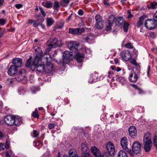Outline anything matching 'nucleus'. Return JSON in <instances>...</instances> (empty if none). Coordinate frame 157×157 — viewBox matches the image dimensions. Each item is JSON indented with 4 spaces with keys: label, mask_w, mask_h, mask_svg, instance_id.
Instances as JSON below:
<instances>
[{
    "label": "nucleus",
    "mask_w": 157,
    "mask_h": 157,
    "mask_svg": "<svg viewBox=\"0 0 157 157\" xmlns=\"http://www.w3.org/2000/svg\"><path fill=\"white\" fill-rule=\"evenodd\" d=\"M41 5L47 8H50L52 7V3L51 1H46L41 3Z\"/></svg>",
    "instance_id": "nucleus-27"
},
{
    "label": "nucleus",
    "mask_w": 157,
    "mask_h": 157,
    "mask_svg": "<svg viewBox=\"0 0 157 157\" xmlns=\"http://www.w3.org/2000/svg\"><path fill=\"white\" fill-rule=\"evenodd\" d=\"M14 116L11 115H6L5 117L4 120L5 123L8 126L13 124Z\"/></svg>",
    "instance_id": "nucleus-8"
},
{
    "label": "nucleus",
    "mask_w": 157,
    "mask_h": 157,
    "mask_svg": "<svg viewBox=\"0 0 157 157\" xmlns=\"http://www.w3.org/2000/svg\"><path fill=\"white\" fill-rule=\"evenodd\" d=\"M130 63L136 66H139V64L136 62V60L134 59H132L130 62Z\"/></svg>",
    "instance_id": "nucleus-42"
},
{
    "label": "nucleus",
    "mask_w": 157,
    "mask_h": 157,
    "mask_svg": "<svg viewBox=\"0 0 157 157\" xmlns=\"http://www.w3.org/2000/svg\"><path fill=\"white\" fill-rule=\"evenodd\" d=\"M71 153H70V157H78V155H73L72 154H71Z\"/></svg>",
    "instance_id": "nucleus-64"
},
{
    "label": "nucleus",
    "mask_w": 157,
    "mask_h": 157,
    "mask_svg": "<svg viewBox=\"0 0 157 157\" xmlns=\"http://www.w3.org/2000/svg\"><path fill=\"white\" fill-rule=\"evenodd\" d=\"M132 87L136 90H137L139 91V94H140L143 92L142 90L138 86L135 84L132 85Z\"/></svg>",
    "instance_id": "nucleus-38"
},
{
    "label": "nucleus",
    "mask_w": 157,
    "mask_h": 157,
    "mask_svg": "<svg viewBox=\"0 0 157 157\" xmlns=\"http://www.w3.org/2000/svg\"><path fill=\"white\" fill-rule=\"evenodd\" d=\"M124 46L126 48L129 49H132L133 47L132 44L130 43H128L124 45Z\"/></svg>",
    "instance_id": "nucleus-41"
},
{
    "label": "nucleus",
    "mask_w": 157,
    "mask_h": 157,
    "mask_svg": "<svg viewBox=\"0 0 157 157\" xmlns=\"http://www.w3.org/2000/svg\"><path fill=\"white\" fill-rule=\"evenodd\" d=\"M141 145L138 141H135L132 146V152L136 154L139 153L141 151Z\"/></svg>",
    "instance_id": "nucleus-6"
},
{
    "label": "nucleus",
    "mask_w": 157,
    "mask_h": 157,
    "mask_svg": "<svg viewBox=\"0 0 157 157\" xmlns=\"http://www.w3.org/2000/svg\"><path fill=\"white\" fill-rule=\"evenodd\" d=\"M4 136V135L3 133L0 131V139H2Z\"/></svg>",
    "instance_id": "nucleus-57"
},
{
    "label": "nucleus",
    "mask_w": 157,
    "mask_h": 157,
    "mask_svg": "<svg viewBox=\"0 0 157 157\" xmlns=\"http://www.w3.org/2000/svg\"><path fill=\"white\" fill-rule=\"evenodd\" d=\"M91 152L96 157H101L102 155L101 154L99 150L95 147H91Z\"/></svg>",
    "instance_id": "nucleus-20"
},
{
    "label": "nucleus",
    "mask_w": 157,
    "mask_h": 157,
    "mask_svg": "<svg viewBox=\"0 0 157 157\" xmlns=\"http://www.w3.org/2000/svg\"><path fill=\"white\" fill-rule=\"evenodd\" d=\"M144 20V19L143 17H140L137 24V27L138 28H141L143 25Z\"/></svg>",
    "instance_id": "nucleus-31"
},
{
    "label": "nucleus",
    "mask_w": 157,
    "mask_h": 157,
    "mask_svg": "<svg viewBox=\"0 0 157 157\" xmlns=\"http://www.w3.org/2000/svg\"><path fill=\"white\" fill-rule=\"evenodd\" d=\"M5 33V30H2L0 31V38L2 37Z\"/></svg>",
    "instance_id": "nucleus-50"
},
{
    "label": "nucleus",
    "mask_w": 157,
    "mask_h": 157,
    "mask_svg": "<svg viewBox=\"0 0 157 157\" xmlns=\"http://www.w3.org/2000/svg\"><path fill=\"white\" fill-rule=\"evenodd\" d=\"M116 18L113 15H110L108 21V25L106 27L105 30L108 31L110 30L111 29V27L112 25L114 23Z\"/></svg>",
    "instance_id": "nucleus-11"
},
{
    "label": "nucleus",
    "mask_w": 157,
    "mask_h": 157,
    "mask_svg": "<svg viewBox=\"0 0 157 157\" xmlns=\"http://www.w3.org/2000/svg\"><path fill=\"white\" fill-rule=\"evenodd\" d=\"M138 78V76L137 74L134 72L133 70L132 71L128 77L129 80L131 82H136Z\"/></svg>",
    "instance_id": "nucleus-14"
},
{
    "label": "nucleus",
    "mask_w": 157,
    "mask_h": 157,
    "mask_svg": "<svg viewBox=\"0 0 157 157\" xmlns=\"http://www.w3.org/2000/svg\"><path fill=\"white\" fill-rule=\"evenodd\" d=\"M145 25L146 28L150 30L154 29L156 26L155 23L151 20H146L145 23Z\"/></svg>",
    "instance_id": "nucleus-12"
},
{
    "label": "nucleus",
    "mask_w": 157,
    "mask_h": 157,
    "mask_svg": "<svg viewBox=\"0 0 157 157\" xmlns=\"http://www.w3.org/2000/svg\"><path fill=\"white\" fill-rule=\"evenodd\" d=\"M32 116L35 118L38 119L39 117V115L38 114L37 110V109H35V111L33 112Z\"/></svg>",
    "instance_id": "nucleus-35"
},
{
    "label": "nucleus",
    "mask_w": 157,
    "mask_h": 157,
    "mask_svg": "<svg viewBox=\"0 0 157 157\" xmlns=\"http://www.w3.org/2000/svg\"><path fill=\"white\" fill-rule=\"evenodd\" d=\"M40 57L37 56L32 60V57L30 56L26 61L25 67L27 68L30 67L32 71L36 68L37 71L43 73L45 70L44 66H46L49 71H52L53 66L50 61L48 57L45 56L42 60Z\"/></svg>",
    "instance_id": "nucleus-1"
},
{
    "label": "nucleus",
    "mask_w": 157,
    "mask_h": 157,
    "mask_svg": "<svg viewBox=\"0 0 157 157\" xmlns=\"http://www.w3.org/2000/svg\"><path fill=\"white\" fill-rule=\"evenodd\" d=\"M98 77V74L94 73L91 75L90 79H92V80L90 81V80L89 81L91 83H92L96 82L97 81V78Z\"/></svg>",
    "instance_id": "nucleus-28"
},
{
    "label": "nucleus",
    "mask_w": 157,
    "mask_h": 157,
    "mask_svg": "<svg viewBox=\"0 0 157 157\" xmlns=\"http://www.w3.org/2000/svg\"><path fill=\"white\" fill-rule=\"evenodd\" d=\"M33 133L34 137H36L39 135V133L36 130H34Z\"/></svg>",
    "instance_id": "nucleus-47"
},
{
    "label": "nucleus",
    "mask_w": 157,
    "mask_h": 157,
    "mask_svg": "<svg viewBox=\"0 0 157 157\" xmlns=\"http://www.w3.org/2000/svg\"><path fill=\"white\" fill-rule=\"evenodd\" d=\"M78 14L79 15H82L83 14L82 10V9L79 10V11L78 12Z\"/></svg>",
    "instance_id": "nucleus-52"
},
{
    "label": "nucleus",
    "mask_w": 157,
    "mask_h": 157,
    "mask_svg": "<svg viewBox=\"0 0 157 157\" xmlns=\"http://www.w3.org/2000/svg\"><path fill=\"white\" fill-rule=\"evenodd\" d=\"M68 48L69 49L70 52L72 53H75L78 51V48L79 44L76 41H71L67 43Z\"/></svg>",
    "instance_id": "nucleus-4"
},
{
    "label": "nucleus",
    "mask_w": 157,
    "mask_h": 157,
    "mask_svg": "<svg viewBox=\"0 0 157 157\" xmlns=\"http://www.w3.org/2000/svg\"><path fill=\"white\" fill-rule=\"evenodd\" d=\"M109 153L111 156L113 155L115 153V149L114 145L111 142H108L106 146Z\"/></svg>",
    "instance_id": "nucleus-10"
},
{
    "label": "nucleus",
    "mask_w": 157,
    "mask_h": 157,
    "mask_svg": "<svg viewBox=\"0 0 157 157\" xmlns=\"http://www.w3.org/2000/svg\"><path fill=\"white\" fill-rule=\"evenodd\" d=\"M153 20L157 21V11H156L155 13L153 16Z\"/></svg>",
    "instance_id": "nucleus-49"
},
{
    "label": "nucleus",
    "mask_w": 157,
    "mask_h": 157,
    "mask_svg": "<svg viewBox=\"0 0 157 157\" xmlns=\"http://www.w3.org/2000/svg\"><path fill=\"white\" fill-rule=\"evenodd\" d=\"M72 15L71 14L68 17V18L67 19V22H68L71 19Z\"/></svg>",
    "instance_id": "nucleus-60"
},
{
    "label": "nucleus",
    "mask_w": 157,
    "mask_h": 157,
    "mask_svg": "<svg viewBox=\"0 0 157 157\" xmlns=\"http://www.w3.org/2000/svg\"><path fill=\"white\" fill-rule=\"evenodd\" d=\"M95 19L96 21V22H100V21H103L101 18V17H100V16L99 15L97 14L95 16Z\"/></svg>",
    "instance_id": "nucleus-37"
},
{
    "label": "nucleus",
    "mask_w": 157,
    "mask_h": 157,
    "mask_svg": "<svg viewBox=\"0 0 157 157\" xmlns=\"http://www.w3.org/2000/svg\"><path fill=\"white\" fill-rule=\"evenodd\" d=\"M129 25V24L126 23L125 22H124L123 27L124 31V32H127Z\"/></svg>",
    "instance_id": "nucleus-39"
},
{
    "label": "nucleus",
    "mask_w": 157,
    "mask_h": 157,
    "mask_svg": "<svg viewBox=\"0 0 157 157\" xmlns=\"http://www.w3.org/2000/svg\"><path fill=\"white\" fill-rule=\"evenodd\" d=\"M85 56V54L83 52L77 53L75 56V58L76 59L77 62L81 63L83 61V59Z\"/></svg>",
    "instance_id": "nucleus-21"
},
{
    "label": "nucleus",
    "mask_w": 157,
    "mask_h": 157,
    "mask_svg": "<svg viewBox=\"0 0 157 157\" xmlns=\"http://www.w3.org/2000/svg\"><path fill=\"white\" fill-rule=\"evenodd\" d=\"M120 143L123 148L127 151L130 156H132L134 155V154L132 152L131 149H129L127 147L128 140L126 137H122L121 139Z\"/></svg>",
    "instance_id": "nucleus-3"
},
{
    "label": "nucleus",
    "mask_w": 157,
    "mask_h": 157,
    "mask_svg": "<svg viewBox=\"0 0 157 157\" xmlns=\"http://www.w3.org/2000/svg\"><path fill=\"white\" fill-rule=\"evenodd\" d=\"M26 77V70L22 69L16 75L15 78L18 81H20Z\"/></svg>",
    "instance_id": "nucleus-7"
},
{
    "label": "nucleus",
    "mask_w": 157,
    "mask_h": 157,
    "mask_svg": "<svg viewBox=\"0 0 157 157\" xmlns=\"http://www.w3.org/2000/svg\"><path fill=\"white\" fill-rule=\"evenodd\" d=\"M59 7V3L57 2H54V4L53 6V9L54 10H57Z\"/></svg>",
    "instance_id": "nucleus-43"
},
{
    "label": "nucleus",
    "mask_w": 157,
    "mask_h": 157,
    "mask_svg": "<svg viewBox=\"0 0 157 157\" xmlns=\"http://www.w3.org/2000/svg\"><path fill=\"white\" fill-rule=\"evenodd\" d=\"M63 2L66 4H68L70 2L69 0H63Z\"/></svg>",
    "instance_id": "nucleus-61"
},
{
    "label": "nucleus",
    "mask_w": 157,
    "mask_h": 157,
    "mask_svg": "<svg viewBox=\"0 0 157 157\" xmlns=\"http://www.w3.org/2000/svg\"><path fill=\"white\" fill-rule=\"evenodd\" d=\"M143 142L144 143L152 142L149 134L146 133L144 135V137Z\"/></svg>",
    "instance_id": "nucleus-26"
},
{
    "label": "nucleus",
    "mask_w": 157,
    "mask_h": 157,
    "mask_svg": "<svg viewBox=\"0 0 157 157\" xmlns=\"http://www.w3.org/2000/svg\"><path fill=\"white\" fill-rule=\"evenodd\" d=\"M91 152L96 157H101L102 155L101 154L99 150L95 147H91Z\"/></svg>",
    "instance_id": "nucleus-18"
},
{
    "label": "nucleus",
    "mask_w": 157,
    "mask_h": 157,
    "mask_svg": "<svg viewBox=\"0 0 157 157\" xmlns=\"http://www.w3.org/2000/svg\"><path fill=\"white\" fill-rule=\"evenodd\" d=\"M47 25L48 26H51L54 23V21L52 18L47 17L46 19Z\"/></svg>",
    "instance_id": "nucleus-33"
},
{
    "label": "nucleus",
    "mask_w": 157,
    "mask_h": 157,
    "mask_svg": "<svg viewBox=\"0 0 157 157\" xmlns=\"http://www.w3.org/2000/svg\"><path fill=\"white\" fill-rule=\"evenodd\" d=\"M73 53L68 51H65L63 55V63L67 64L73 59Z\"/></svg>",
    "instance_id": "nucleus-5"
},
{
    "label": "nucleus",
    "mask_w": 157,
    "mask_h": 157,
    "mask_svg": "<svg viewBox=\"0 0 157 157\" xmlns=\"http://www.w3.org/2000/svg\"><path fill=\"white\" fill-rule=\"evenodd\" d=\"M91 51H90V50L88 48L86 49V51L85 52L86 53H90L91 52Z\"/></svg>",
    "instance_id": "nucleus-56"
},
{
    "label": "nucleus",
    "mask_w": 157,
    "mask_h": 157,
    "mask_svg": "<svg viewBox=\"0 0 157 157\" xmlns=\"http://www.w3.org/2000/svg\"><path fill=\"white\" fill-rule=\"evenodd\" d=\"M103 3L105 5H109V3L108 2V0H104Z\"/></svg>",
    "instance_id": "nucleus-55"
},
{
    "label": "nucleus",
    "mask_w": 157,
    "mask_h": 157,
    "mask_svg": "<svg viewBox=\"0 0 157 157\" xmlns=\"http://www.w3.org/2000/svg\"><path fill=\"white\" fill-rule=\"evenodd\" d=\"M22 5L21 4H17L15 5V7L18 9L22 8Z\"/></svg>",
    "instance_id": "nucleus-51"
},
{
    "label": "nucleus",
    "mask_w": 157,
    "mask_h": 157,
    "mask_svg": "<svg viewBox=\"0 0 157 157\" xmlns=\"http://www.w3.org/2000/svg\"><path fill=\"white\" fill-rule=\"evenodd\" d=\"M147 7L148 9H154L157 8V2H153L151 3L150 5L147 6Z\"/></svg>",
    "instance_id": "nucleus-29"
},
{
    "label": "nucleus",
    "mask_w": 157,
    "mask_h": 157,
    "mask_svg": "<svg viewBox=\"0 0 157 157\" xmlns=\"http://www.w3.org/2000/svg\"><path fill=\"white\" fill-rule=\"evenodd\" d=\"M13 124L16 126H19L22 123V120L20 116L17 117L14 116Z\"/></svg>",
    "instance_id": "nucleus-23"
},
{
    "label": "nucleus",
    "mask_w": 157,
    "mask_h": 157,
    "mask_svg": "<svg viewBox=\"0 0 157 157\" xmlns=\"http://www.w3.org/2000/svg\"><path fill=\"white\" fill-rule=\"evenodd\" d=\"M81 150L82 151V157L85 153H88L87 152L89 150V148L87 146V144L86 142L83 143L81 145Z\"/></svg>",
    "instance_id": "nucleus-24"
},
{
    "label": "nucleus",
    "mask_w": 157,
    "mask_h": 157,
    "mask_svg": "<svg viewBox=\"0 0 157 157\" xmlns=\"http://www.w3.org/2000/svg\"><path fill=\"white\" fill-rule=\"evenodd\" d=\"M17 68L14 66L11 65L8 70L7 72L9 75L13 76L17 73Z\"/></svg>",
    "instance_id": "nucleus-17"
},
{
    "label": "nucleus",
    "mask_w": 157,
    "mask_h": 157,
    "mask_svg": "<svg viewBox=\"0 0 157 157\" xmlns=\"http://www.w3.org/2000/svg\"><path fill=\"white\" fill-rule=\"evenodd\" d=\"M152 142L144 143V149L146 152L149 151L151 149Z\"/></svg>",
    "instance_id": "nucleus-25"
},
{
    "label": "nucleus",
    "mask_w": 157,
    "mask_h": 157,
    "mask_svg": "<svg viewBox=\"0 0 157 157\" xmlns=\"http://www.w3.org/2000/svg\"><path fill=\"white\" fill-rule=\"evenodd\" d=\"M8 148V147L6 146L4 144L2 143H0V151L4 149L5 148H6L7 149Z\"/></svg>",
    "instance_id": "nucleus-44"
},
{
    "label": "nucleus",
    "mask_w": 157,
    "mask_h": 157,
    "mask_svg": "<svg viewBox=\"0 0 157 157\" xmlns=\"http://www.w3.org/2000/svg\"><path fill=\"white\" fill-rule=\"evenodd\" d=\"M55 127V124L54 123L50 124H48V128L49 129H52Z\"/></svg>",
    "instance_id": "nucleus-46"
},
{
    "label": "nucleus",
    "mask_w": 157,
    "mask_h": 157,
    "mask_svg": "<svg viewBox=\"0 0 157 157\" xmlns=\"http://www.w3.org/2000/svg\"><path fill=\"white\" fill-rule=\"evenodd\" d=\"M40 23H37L35 21L34 22L33 26L34 27H37L39 25Z\"/></svg>",
    "instance_id": "nucleus-54"
},
{
    "label": "nucleus",
    "mask_w": 157,
    "mask_h": 157,
    "mask_svg": "<svg viewBox=\"0 0 157 157\" xmlns=\"http://www.w3.org/2000/svg\"><path fill=\"white\" fill-rule=\"evenodd\" d=\"M91 152L96 157H101L102 155L101 154L99 150L95 147H91Z\"/></svg>",
    "instance_id": "nucleus-19"
},
{
    "label": "nucleus",
    "mask_w": 157,
    "mask_h": 157,
    "mask_svg": "<svg viewBox=\"0 0 157 157\" xmlns=\"http://www.w3.org/2000/svg\"><path fill=\"white\" fill-rule=\"evenodd\" d=\"M81 157H90V153H86Z\"/></svg>",
    "instance_id": "nucleus-53"
},
{
    "label": "nucleus",
    "mask_w": 157,
    "mask_h": 157,
    "mask_svg": "<svg viewBox=\"0 0 157 157\" xmlns=\"http://www.w3.org/2000/svg\"><path fill=\"white\" fill-rule=\"evenodd\" d=\"M153 144L155 147L157 149V135H155L154 138Z\"/></svg>",
    "instance_id": "nucleus-36"
},
{
    "label": "nucleus",
    "mask_w": 157,
    "mask_h": 157,
    "mask_svg": "<svg viewBox=\"0 0 157 157\" xmlns=\"http://www.w3.org/2000/svg\"><path fill=\"white\" fill-rule=\"evenodd\" d=\"M120 55L122 59L125 61H128L132 58L131 55L129 51H123L121 52Z\"/></svg>",
    "instance_id": "nucleus-9"
},
{
    "label": "nucleus",
    "mask_w": 157,
    "mask_h": 157,
    "mask_svg": "<svg viewBox=\"0 0 157 157\" xmlns=\"http://www.w3.org/2000/svg\"><path fill=\"white\" fill-rule=\"evenodd\" d=\"M5 156L6 157H10V155L8 152L6 153Z\"/></svg>",
    "instance_id": "nucleus-63"
},
{
    "label": "nucleus",
    "mask_w": 157,
    "mask_h": 157,
    "mask_svg": "<svg viewBox=\"0 0 157 157\" xmlns=\"http://www.w3.org/2000/svg\"><path fill=\"white\" fill-rule=\"evenodd\" d=\"M129 135L132 138H134L137 135V131L135 127L132 126L128 129Z\"/></svg>",
    "instance_id": "nucleus-15"
},
{
    "label": "nucleus",
    "mask_w": 157,
    "mask_h": 157,
    "mask_svg": "<svg viewBox=\"0 0 157 157\" xmlns=\"http://www.w3.org/2000/svg\"><path fill=\"white\" fill-rule=\"evenodd\" d=\"M7 22L6 19L3 18H0V26L4 25Z\"/></svg>",
    "instance_id": "nucleus-40"
},
{
    "label": "nucleus",
    "mask_w": 157,
    "mask_h": 157,
    "mask_svg": "<svg viewBox=\"0 0 157 157\" xmlns=\"http://www.w3.org/2000/svg\"><path fill=\"white\" fill-rule=\"evenodd\" d=\"M150 65H149L148 66V71L147 72V74L148 75H149V71H150Z\"/></svg>",
    "instance_id": "nucleus-62"
},
{
    "label": "nucleus",
    "mask_w": 157,
    "mask_h": 157,
    "mask_svg": "<svg viewBox=\"0 0 157 157\" xmlns=\"http://www.w3.org/2000/svg\"><path fill=\"white\" fill-rule=\"evenodd\" d=\"M114 62H115V64H116L118 63L119 60L118 58H116L114 59Z\"/></svg>",
    "instance_id": "nucleus-59"
},
{
    "label": "nucleus",
    "mask_w": 157,
    "mask_h": 157,
    "mask_svg": "<svg viewBox=\"0 0 157 157\" xmlns=\"http://www.w3.org/2000/svg\"><path fill=\"white\" fill-rule=\"evenodd\" d=\"M91 36L90 35L84 38V39L86 41H88L91 39Z\"/></svg>",
    "instance_id": "nucleus-48"
},
{
    "label": "nucleus",
    "mask_w": 157,
    "mask_h": 157,
    "mask_svg": "<svg viewBox=\"0 0 157 157\" xmlns=\"http://www.w3.org/2000/svg\"><path fill=\"white\" fill-rule=\"evenodd\" d=\"M48 48H47V51L49 52L52 48H55L57 47H61L62 45L61 41L58 40L56 38L50 39L47 42Z\"/></svg>",
    "instance_id": "nucleus-2"
},
{
    "label": "nucleus",
    "mask_w": 157,
    "mask_h": 157,
    "mask_svg": "<svg viewBox=\"0 0 157 157\" xmlns=\"http://www.w3.org/2000/svg\"><path fill=\"white\" fill-rule=\"evenodd\" d=\"M117 157H128L127 153L124 150L120 151L117 154Z\"/></svg>",
    "instance_id": "nucleus-30"
},
{
    "label": "nucleus",
    "mask_w": 157,
    "mask_h": 157,
    "mask_svg": "<svg viewBox=\"0 0 157 157\" xmlns=\"http://www.w3.org/2000/svg\"><path fill=\"white\" fill-rule=\"evenodd\" d=\"M39 9L40 10V12L42 14L43 16L44 17L46 16V13L43 10L42 8L40 7H39Z\"/></svg>",
    "instance_id": "nucleus-45"
},
{
    "label": "nucleus",
    "mask_w": 157,
    "mask_h": 157,
    "mask_svg": "<svg viewBox=\"0 0 157 157\" xmlns=\"http://www.w3.org/2000/svg\"><path fill=\"white\" fill-rule=\"evenodd\" d=\"M12 63L17 68L20 67L22 63V59L20 58H15L13 59Z\"/></svg>",
    "instance_id": "nucleus-16"
},
{
    "label": "nucleus",
    "mask_w": 157,
    "mask_h": 157,
    "mask_svg": "<svg viewBox=\"0 0 157 157\" xmlns=\"http://www.w3.org/2000/svg\"><path fill=\"white\" fill-rule=\"evenodd\" d=\"M33 49L35 50L36 54L35 57L37 56H40V59H42V53L43 52L41 48L38 47H34Z\"/></svg>",
    "instance_id": "nucleus-22"
},
{
    "label": "nucleus",
    "mask_w": 157,
    "mask_h": 157,
    "mask_svg": "<svg viewBox=\"0 0 157 157\" xmlns=\"http://www.w3.org/2000/svg\"><path fill=\"white\" fill-rule=\"evenodd\" d=\"M104 21L98 22H96L95 25V27L96 28L99 29H101L104 25Z\"/></svg>",
    "instance_id": "nucleus-34"
},
{
    "label": "nucleus",
    "mask_w": 157,
    "mask_h": 157,
    "mask_svg": "<svg viewBox=\"0 0 157 157\" xmlns=\"http://www.w3.org/2000/svg\"><path fill=\"white\" fill-rule=\"evenodd\" d=\"M101 157H109L108 155L106 153H104L102 154Z\"/></svg>",
    "instance_id": "nucleus-58"
},
{
    "label": "nucleus",
    "mask_w": 157,
    "mask_h": 157,
    "mask_svg": "<svg viewBox=\"0 0 157 157\" xmlns=\"http://www.w3.org/2000/svg\"><path fill=\"white\" fill-rule=\"evenodd\" d=\"M124 22V19L122 17H118L116 20L117 25H121Z\"/></svg>",
    "instance_id": "nucleus-32"
},
{
    "label": "nucleus",
    "mask_w": 157,
    "mask_h": 157,
    "mask_svg": "<svg viewBox=\"0 0 157 157\" xmlns=\"http://www.w3.org/2000/svg\"><path fill=\"white\" fill-rule=\"evenodd\" d=\"M84 31V29L82 28H79L76 29L70 28L69 29V33L72 34L80 35Z\"/></svg>",
    "instance_id": "nucleus-13"
}]
</instances>
